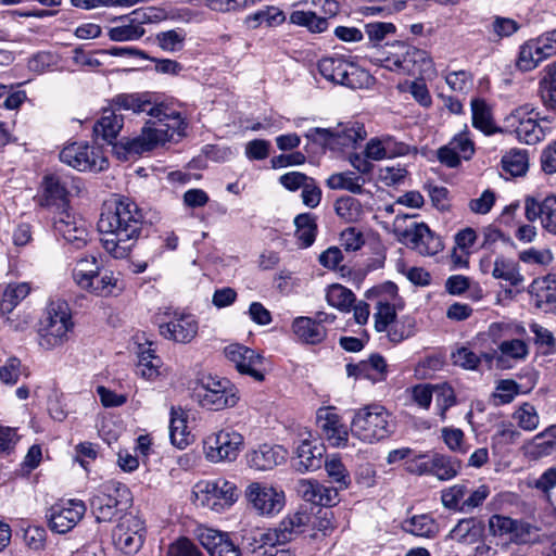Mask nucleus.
<instances>
[{"label": "nucleus", "instance_id": "f257e3e1", "mask_svg": "<svg viewBox=\"0 0 556 556\" xmlns=\"http://www.w3.org/2000/svg\"><path fill=\"white\" fill-rule=\"evenodd\" d=\"M143 214L129 198L104 204L98 220L103 249L114 258H125L140 237Z\"/></svg>", "mask_w": 556, "mask_h": 556}, {"label": "nucleus", "instance_id": "f03ea898", "mask_svg": "<svg viewBox=\"0 0 556 556\" xmlns=\"http://www.w3.org/2000/svg\"><path fill=\"white\" fill-rule=\"evenodd\" d=\"M149 119L141 134L135 138H122L114 144L118 157L127 160L134 155H141L152 151L160 144L174 139L175 135L182 136L186 123L181 114L166 105L151 106Z\"/></svg>", "mask_w": 556, "mask_h": 556}, {"label": "nucleus", "instance_id": "7ed1b4c3", "mask_svg": "<svg viewBox=\"0 0 556 556\" xmlns=\"http://www.w3.org/2000/svg\"><path fill=\"white\" fill-rule=\"evenodd\" d=\"M395 427L394 418L386 407L371 404L355 412L351 433L363 442L374 443L389 438Z\"/></svg>", "mask_w": 556, "mask_h": 556}, {"label": "nucleus", "instance_id": "20e7f679", "mask_svg": "<svg viewBox=\"0 0 556 556\" xmlns=\"http://www.w3.org/2000/svg\"><path fill=\"white\" fill-rule=\"evenodd\" d=\"M132 504L130 490L122 482L106 481L90 498V508L97 522H111Z\"/></svg>", "mask_w": 556, "mask_h": 556}, {"label": "nucleus", "instance_id": "39448f33", "mask_svg": "<svg viewBox=\"0 0 556 556\" xmlns=\"http://www.w3.org/2000/svg\"><path fill=\"white\" fill-rule=\"evenodd\" d=\"M410 216L396 215L393 232L397 239L421 255H435L443 249L441 238L430 230L425 223L410 222Z\"/></svg>", "mask_w": 556, "mask_h": 556}, {"label": "nucleus", "instance_id": "423d86ee", "mask_svg": "<svg viewBox=\"0 0 556 556\" xmlns=\"http://www.w3.org/2000/svg\"><path fill=\"white\" fill-rule=\"evenodd\" d=\"M71 309L63 300L51 301L47 307V317L40 330L39 344L45 350H52L64 344L72 331Z\"/></svg>", "mask_w": 556, "mask_h": 556}, {"label": "nucleus", "instance_id": "0eeeda50", "mask_svg": "<svg viewBox=\"0 0 556 556\" xmlns=\"http://www.w3.org/2000/svg\"><path fill=\"white\" fill-rule=\"evenodd\" d=\"M194 397L202 408L218 412L236 406L239 392L228 379L210 376L195 388Z\"/></svg>", "mask_w": 556, "mask_h": 556}, {"label": "nucleus", "instance_id": "6e6552de", "mask_svg": "<svg viewBox=\"0 0 556 556\" xmlns=\"http://www.w3.org/2000/svg\"><path fill=\"white\" fill-rule=\"evenodd\" d=\"M305 137L314 144H318L323 150H336L339 148L351 147L362 141L366 137L364 126L358 123H349L338 125L337 128H311Z\"/></svg>", "mask_w": 556, "mask_h": 556}, {"label": "nucleus", "instance_id": "1a4fd4ad", "mask_svg": "<svg viewBox=\"0 0 556 556\" xmlns=\"http://www.w3.org/2000/svg\"><path fill=\"white\" fill-rule=\"evenodd\" d=\"M193 494L201 506L216 513L229 508L238 497L236 485L224 478L197 483Z\"/></svg>", "mask_w": 556, "mask_h": 556}, {"label": "nucleus", "instance_id": "9d476101", "mask_svg": "<svg viewBox=\"0 0 556 556\" xmlns=\"http://www.w3.org/2000/svg\"><path fill=\"white\" fill-rule=\"evenodd\" d=\"M159 330L163 338L178 343H189L198 333V321L193 315L166 309L157 314Z\"/></svg>", "mask_w": 556, "mask_h": 556}, {"label": "nucleus", "instance_id": "9b49d317", "mask_svg": "<svg viewBox=\"0 0 556 556\" xmlns=\"http://www.w3.org/2000/svg\"><path fill=\"white\" fill-rule=\"evenodd\" d=\"M244 439L233 430H220L204 441L205 456L210 462H233L243 447Z\"/></svg>", "mask_w": 556, "mask_h": 556}, {"label": "nucleus", "instance_id": "f8f14e48", "mask_svg": "<svg viewBox=\"0 0 556 556\" xmlns=\"http://www.w3.org/2000/svg\"><path fill=\"white\" fill-rule=\"evenodd\" d=\"M61 162L80 172H101L108 167V159L99 148L74 142L60 152Z\"/></svg>", "mask_w": 556, "mask_h": 556}, {"label": "nucleus", "instance_id": "ddd939ff", "mask_svg": "<svg viewBox=\"0 0 556 556\" xmlns=\"http://www.w3.org/2000/svg\"><path fill=\"white\" fill-rule=\"evenodd\" d=\"M534 109L530 104L515 109L506 118L505 127L515 132L520 141L527 144H535L544 137L542 127L538 124L539 113L532 117Z\"/></svg>", "mask_w": 556, "mask_h": 556}, {"label": "nucleus", "instance_id": "4468645a", "mask_svg": "<svg viewBox=\"0 0 556 556\" xmlns=\"http://www.w3.org/2000/svg\"><path fill=\"white\" fill-rule=\"evenodd\" d=\"M245 496L253 508L263 516L278 514L285 506V493L266 483L253 482L249 484Z\"/></svg>", "mask_w": 556, "mask_h": 556}, {"label": "nucleus", "instance_id": "2eb2a0df", "mask_svg": "<svg viewBox=\"0 0 556 556\" xmlns=\"http://www.w3.org/2000/svg\"><path fill=\"white\" fill-rule=\"evenodd\" d=\"M224 353L240 374L248 375L258 382L265 379L264 357L254 350L240 344H230L225 348Z\"/></svg>", "mask_w": 556, "mask_h": 556}, {"label": "nucleus", "instance_id": "dca6fc26", "mask_svg": "<svg viewBox=\"0 0 556 556\" xmlns=\"http://www.w3.org/2000/svg\"><path fill=\"white\" fill-rule=\"evenodd\" d=\"M86 509L81 500H68L54 504L47 515L50 529L56 533L71 531L84 517Z\"/></svg>", "mask_w": 556, "mask_h": 556}, {"label": "nucleus", "instance_id": "f3484780", "mask_svg": "<svg viewBox=\"0 0 556 556\" xmlns=\"http://www.w3.org/2000/svg\"><path fill=\"white\" fill-rule=\"evenodd\" d=\"M54 231L75 249H81L87 244L88 230L85 222L77 219L70 208L54 212Z\"/></svg>", "mask_w": 556, "mask_h": 556}, {"label": "nucleus", "instance_id": "a211bd4d", "mask_svg": "<svg viewBox=\"0 0 556 556\" xmlns=\"http://www.w3.org/2000/svg\"><path fill=\"white\" fill-rule=\"evenodd\" d=\"M316 424L321 437L333 447H344L349 441V432L341 422L340 416L332 407H320L316 413Z\"/></svg>", "mask_w": 556, "mask_h": 556}, {"label": "nucleus", "instance_id": "6ab92c4d", "mask_svg": "<svg viewBox=\"0 0 556 556\" xmlns=\"http://www.w3.org/2000/svg\"><path fill=\"white\" fill-rule=\"evenodd\" d=\"M318 71L327 80L356 88L357 68L341 58H324L318 62Z\"/></svg>", "mask_w": 556, "mask_h": 556}, {"label": "nucleus", "instance_id": "aec40b11", "mask_svg": "<svg viewBox=\"0 0 556 556\" xmlns=\"http://www.w3.org/2000/svg\"><path fill=\"white\" fill-rule=\"evenodd\" d=\"M525 213L529 222L540 219L541 225L548 232L556 235V197L549 195L539 201L535 198H527Z\"/></svg>", "mask_w": 556, "mask_h": 556}, {"label": "nucleus", "instance_id": "412c9836", "mask_svg": "<svg viewBox=\"0 0 556 556\" xmlns=\"http://www.w3.org/2000/svg\"><path fill=\"white\" fill-rule=\"evenodd\" d=\"M198 538L210 556H241L240 548L235 545L226 532L204 528L200 530Z\"/></svg>", "mask_w": 556, "mask_h": 556}, {"label": "nucleus", "instance_id": "4be33fe9", "mask_svg": "<svg viewBox=\"0 0 556 556\" xmlns=\"http://www.w3.org/2000/svg\"><path fill=\"white\" fill-rule=\"evenodd\" d=\"M123 125V115L117 114L113 106L104 109L101 117L93 125L94 141L97 143L116 144L114 141L117 139Z\"/></svg>", "mask_w": 556, "mask_h": 556}, {"label": "nucleus", "instance_id": "5701e85b", "mask_svg": "<svg viewBox=\"0 0 556 556\" xmlns=\"http://www.w3.org/2000/svg\"><path fill=\"white\" fill-rule=\"evenodd\" d=\"M535 307L544 312L556 311V276L548 274L536 278L529 287Z\"/></svg>", "mask_w": 556, "mask_h": 556}, {"label": "nucleus", "instance_id": "b1692460", "mask_svg": "<svg viewBox=\"0 0 556 556\" xmlns=\"http://www.w3.org/2000/svg\"><path fill=\"white\" fill-rule=\"evenodd\" d=\"M287 451L281 445L261 444L248 455V464L257 470H270L286 460Z\"/></svg>", "mask_w": 556, "mask_h": 556}, {"label": "nucleus", "instance_id": "393cba45", "mask_svg": "<svg viewBox=\"0 0 556 556\" xmlns=\"http://www.w3.org/2000/svg\"><path fill=\"white\" fill-rule=\"evenodd\" d=\"M295 490L304 501L320 506H332L338 497V492L334 489L324 486L314 480H299Z\"/></svg>", "mask_w": 556, "mask_h": 556}, {"label": "nucleus", "instance_id": "a878e982", "mask_svg": "<svg viewBox=\"0 0 556 556\" xmlns=\"http://www.w3.org/2000/svg\"><path fill=\"white\" fill-rule=\"evenodd\" d=\"M42 205L54 210V212L70 208L68 192L59 176L48 175L45 177Z\"/></svg>", "mask_w": 556, "mask_h": 556}, {"label": "nucleus", "instance_id": "bb28decb", "mask_svg": "<svg viewBox=\"0 0 556 556\" xmlns=\"http://www.w3.org/2000/svg\"><path fill=\"white\" fill-rule=\"evenodd\" d=\"M325 447L304 440L296 447L293 466L300 472L319 469L323 465Z\"/></svg>", "mask_w": 556, "mask_h": 556}, {"label": "nucleus", "instance_id": "cd10ccee", "mask_svg": "<svg viewBox=\"0 0 556 556\" xmlns=\"http://www.w3.org/2000/svg\"><path fill=\"white\" fill-rule=\"evenodd\" d=\"M292 330L299 340L308 344H318L327 336V330L324 326L306 316L296 317L292 323Z\"/></svg>", "mask_w": 556, "mask_h": 556}, {"label": "nucleus", "instance_id": "c85d7f7f", "mask_svg": "<svg viewBox=\"0 0 556 556\" xmlns=\"http://www.w3.org/2000/svg\"><path fill=\"white\" fill-rule=\"evenodd\" d=\"M430 467V476L435 477L440 481H448L459 473L462 462L456 457L431 452Z\"/></svg>", "mask_w": 556, "mask_h": 556}, {"label": "nucleus", "instance_id": "c756f323", "mask_svg": "<svg viewBox=\"0 0 556 556\" xmlns=\"http://www.w3.org/2000/svg\"><path fill=\"white\" fill-rule=\"evenodd\" d=\"M492 277L505 281L510 287H518L525 280L523 276L520 274L519 264L504 255H496Z\"/></svg>", "mask_w": 556, "mask_h": 556}, {"label": "nucleus", "instance_id": "7c9ffc66", "mask_svg": "<svg viewBox=\"0 0 556 556\" xmlns=\"http://www.w3.org/2000/svg\"><path fill=\"white\" fill-rule=\"evenodd\" d=\"M307 516L304 513H295L286 517L277 528L269 529L270 533L276 534L277 544H286L291 541L294 535L304 531Z\"/></svg>", "mask_w": 556, "mask_h": 556}, {"label": "nucleus", "instance_id": "2f4dec72", "mask_svg": "<svg viewBox=\"0 0 556 556\" xmlns=\"http://www.w3.org/2000/svg\"><path fill=\"white\" fill-rule=\"evenodd\" d=\"M161 104H152L147 94L139 93H122L112 99V106L117 110H130L134 113L147 112L151 106H160Z\"/></svg>", "mask_w": 556, "mask_h": 556}, {"label": "nucleus", "instance_id": "473e14b6", "mask_svg": "<svg viewBox=\"0 0 556 556\" xmlns=\"http://www.w3.org/2000/svg\"><path fill=\"white\" fill-rule=\"evenodd\" d=\"M472 112V125L475 128L491 135L497 131L494 126L491 108L480 98L472 99L470 102Z\"/></svg>", "mask_w": 556, "mask_h": 556}, {"label": "nucleus", "instance_id": "72a5a7b5", "mask_svg": "<svg viewBox=\"0 0 556 556\" xmlns=\"http://www.w3.org/2000/svg\"><path fill=\"white\" fill-rule=\"evenodd\" d=\"M101 266L93 255L79 258L73 269V279L81 289L92 285V277L99 274Z\"/></svg>", "mask_w": 556, "mask_h": 556}, {"label": "nucleus", "instance_id": "f704fd0d", "mask_svg": "<svg viewBox=\"0 0 556 556\" xmlns=\"http://www.w3.org/2000/svg\"><path fill=\"white\" fill-rule=\"evenodd\" d=\"M365 180L354 172L336 173L328 177L326 184L331 190H348L354 194L363 193Z\"/></svg>", "mask_w": 556, "mask_h": 556}, {"label": "nucleus", "instance_id": "c9c22d12", "mask_svg": "<svg viewBox=\"0 0 556 556\" xmlns=\"http://www.w3.org/2000/svg\"><path fill=\"white\" fill-rule=\"evenodd\" d=\"M169 437L172 443L179 448H184L190 443L191 435L188 431L187 420L181 409H172Z\"/></svg>", "mask_w": 556, "mask_h": 556}, {"label": "nucleus", "instance_id": "e433bc0d", "mask_svg": "<svg viewBox=\"0 0 556 556\" xmlns=\"http://www.w3.org/2000/svg\"><path fill=\"white\" fill-rule=\"evenodd\" d=\"M295 236L301 241L302 247H311L316 238L317 223L316 217L311 213L299 214L294 218Z\"/></svg>", "mask_w": 556, "mask_h": 556}, {"label": "nucleus", "instance_id": "4c0bfd02", "mask_svg": "<svg viewBox=\"0 0 556 556\" xmlns=\"http://www.w3.org/2000/svg\"><path fill=\"white\" fill-rule=\"evenodd\" d=\"M286 21V15L283 11L276 7H266L257 12L250 14L245 17L244 24L255 29L262 23H266L268 26H277L282 24Z\"/></svg>", "mask_w": 556, "mask_h": 556}, {"label": "nucleus", "instance_id": "58836bf2", "mask_svg": "<svg viewBox=\"0 0 556 556\" xmlns=\"http://www.w3.org/2000/svg\"><path fill=\"white\" fill-rule=\"evenodd\" d=\"M394 48H400L401 50H404V54L400 55L401 61L396 59V68H402L404 71L410 72L418 63H429L428 54L425 50H420L415 47L408 46L402 41L394 42Z\"/></svg>", "mask_w": 556, "mask_h": 556}, {"label": "nucleus", "instance_id": "ea45409f", "mask_svg": "<svg viewBox=\"0 0 556 556\" xmlns=\"http://www.w3.org/2000/svg\"><path fill=\"white\" fill-rule=\"evenodd\" d=\"M326 301L330 306L336 307L341 312H350L355 302V295L350 289L342 285L334 283L328 287Z\"/></svg>", "mask_w": 556, "mask_h": 556}, {"label": "nucleus", "instance_id": "a19ab883", "mask_svg": "<svg viewBox=\"0 0 556 556\" xmlns=\"http://www.w3.org/2000/svg\"><path fill=\"white\" fill-rule=\"evenodd\" d=\"M334 212L345 223H355L361 219L363 207L357 199L343 195L334 202Z\"/></svg>", "mask_w": 556, "mask_h": 556}, {"label": "nucleus", "instance_id": "79ce46f5", "mask_svg": "<svg viewBox=\"0 0 556 556\" xmlns=\"http://www.w3.org/2000/svg\"><path fill=\"white\" fill-rule=\"evenodd\" d=\"M29 292L30 287L27 282L9 283L0 299L2 313L12 312L14 307L29 294Z\"/></svg>", "mask_w": 556, "mask_h": 556}, {"label": "nucleus", "instance_id": "37998d69", "mask_svg": "<svg viewBox=\"0 0 556 556\" xmlns=\"http://www.w3.org/2000/svg\"><path fill=\"white\" fill-rule=\"evenodd\" d=\"M502 167L511 176H521L528 169V154L521 150H510L503 156Z\"/></svg>", "mask_w": 556, "mask_h": 556}, {"label": "nucleus", "instance_id": "c03bdc74", "mask_svg": "<svg viewBox=\"0 0 556 556\" xmlns=\"http://www.w3.org/2000/svg\"><path fill=\"white\" fill-rule=\"evenodd\" d=\"M518 426L526 431H533L540 424V417L535 407L530 403L520 405L513 415Z\"/></svg>", "mask_w": 556, "mask_h": 556}, {"label": "nucleus", "instance_id": "a18cd8bd", "mask_svg": "<svg viewBox=\"0 0 556 556\" xmlns=\"http://www.w3.org/2000/svg\"><path fill=\"white\" fill-rule=\"evenodd\" d=\"M404 529L416 536L430 538L434 534L437 527L431 517L420 515L406 521Z\"/></svg>", "mask_w": 556, "mask_h": 556}, {"label": "nucleus", "instance_id": "49530a36", "mask_svg": "<svg viewBox=\"0 0 556 556\" xmlns=\"http://www.w3.org/2000/svg\"><path fill=\"white\" fill-rule=\"evenodd\" d=\"M387 332L390 341L400 343L403 340L414 336L415 319L409 316H404L400 320L395 319Z\"/></svg>", "mask_w": 556, "mask_h": 556}, {"label": "nucleus", "instance_id": "de8ad7c7", "mask_svg": "<svg viewBox=\"0 0 556 556\" xmlns=\"http://www.w3.org/2000/svg\"><path fill=\"white\" fill-rule=\"evenodd\" d=\"M275 533H270V530L264 532H256L252 536L247 539L245 548L251 556H262L261 552L266 551V547L273 544H277Z\"/></svg>", "mask_w": 556, "mask_h": 556}, {"label": "nucleus", "instance_id": "09e8293b", "mask_svg": "<svg viewBox=\"0 0 556 556\" xmlns=\"http://www.w3.org/2000/svg\"><path fill=\"white\" fill-rule=\"evenodd\" d=\"M117 279L113 277L111 271L105 270L99 274H96L92 277V285L90 287H84V290H87L97 295H109L113 293V289L116 287Z\"/></svg>", "mask_w": 556, "mask_h": 556}, {"label": "nucleus", "instance_id": "8fccbe9b", "mask_svg": "<svg viewBox=\"0 0 556 556\" xmlns=\"http://www.w3.org/2000/svg\"><path fill=\"white\" fill-rule=\"evenodd\" d=\"M144 35V28L140 23L134 21L127 25L112 27L109 30V37L113 41H131L141 38Z\"/></svg>", "mask_w": 556, "mask_h": 556}, {"label": "nucleus", "instance_id": "3c124183", "mask_svg": "<svg viewBox=\"0 0 556 556\" xmlns=\"http://www.w3.org/2000/svg\"><path fill=\"white\" fill-rule=\"evenodd\" d=\"M325 468L328 476L333 482L339 484L340 489H346L351 483V478L348 469L340 458L332 457L325 462Z\"/></svg>", "mask_w": 556, "mask_h": 556}, {"label": "nucleus", "instance_id": "603ef678", "mask_svg": "<svg viewBox=\"0 0 556 556\" xmlns=\"http://www.w3.org/2000/svg\"><path fill=\"white\" fill-rule=\"evenodd\" d=\"M374 317L376 330L378 332L387 331L396 319L394 305L379 301Z\"/></svg>", "mask_w": 556, "mask_h": 556}, {"label": "nucleus", "instance_id": "864d4df0", "mask_svg": "<svg viewBox=\"0 0 556 556\" xmlns=\"http://www.w3.org/2000/svg\"><path fill=\"white\" fill-rule=\"evenodd\" d=\"M114 544L127 555L136 554L143 545L144 538L134 536L127 532H112Z\"/></svg>", "mask_w": 556, "mask_h": 556}, {"label": "nucleus", "instance_id": "5fc2aeb1", "mask_svg": "<svg viewBox=\"0 0 556 556\" xmlns=\"http://www.w3.org/2000/svg\"><path fill=\"white\" fill-rule=\"evenodd\" d=\"M519 392V384L516 381L504 379L497 383L493 399L496 405H505L511 403Z\"/></svg>", "mask_w": 556, "mask_h": 556}, {"label": "nucleus", "instance_id": "6e6d98bb", "mask_svg": "<svg viewBox=\"0 0 556 556\" xmlns=\"http://www.w3.org/2000/svg\"><path fill=\"white\" fill-rule=\"evenodd\" d=\"M467 493L465 484H454L450 488L442 490L441 501L445 508L460 511L462 500Z\"/></svg>", "mask_w": 556, "mask_h": 556}, {"label": "nucleus", "instance_id": "4d7b16f0", "mask_svg": "<svg viewBox=\"0 0 556 556\" xmlns=\"http://www.w3.org/2000/svg\"><path fill=\"white\" fill-rule=\"evenodd\" d=\"M113 531L127 532L129 534H134V536L140 535L141 538H144L146 535L144 522L138 516L132 514L123 515Z\"/></svg>", "mask_w": 556, "mask_h": 556}, {"label": "nucleus", "instance_id": "13d9d810", "mask_svg": "<svg viewBox=\"0 0 556 556\" xmlns=\"http://www.w3.org/2000/svg\"><path fill=\"white\" fill-rule=\"evenodd\" d=\"M430 455L431 452L414 453L405 463L406 471L416 476H430Z\"/></svg>", "mask_w": 556, "mask_h": 556}, {"label": "nucleus", "instance_id": "bf43d9fd", "mask_svg": "<svg viewBox=\"0 0 556 556\" xmlns=\"http://www.w3.org/2000/svg\"><path fill=\"white\" fill-rule=\"evenodd\" d=\"M453 364L464 369L475 370L481 362L479 355L466 346H460L452 353Z\"/></svg>", "mask_w": 556, "mask_h": 556}, {"label": "nucleus", "instance_id": "052dcab7", "mask_svg": "<svg viewBox=\"0 0 556 556\" xmlns=\"http://www.w3.org/2000/svg\"><path fill=\"white\" fill-rule=\"evenodd\" d=\"M159 358L150 349L144 350L139 355L138 369L144 378L152 379L159 375Z\"/></svg>", "mask_w": 556, "mask_h": 556}, {"label": "nucleus", "instance_id": "680f3d73", "mask_svg": "<svg viewBox=\"0 0 556 556\" xmlns=\"http://www.w3.org/2000/svg\"><path fill=\"white\" fill-rule=\"evenodd\" d=\"M156 40L159 46L168 52L179 51L182 48L185 41V34L182 31L177 30H168L160 33L156 36Z\"/></svg>", "mask_w": 556, "mask_h": 556}, {"label": "nucleus", "instance_id": "e2e57ef3", "mask_svg": "<svg viewBox=\"0 0 556 556\" xmlns=\"http://www.w3.org/2000/svg\"><path fill=\"white\" fill-rule=\"evenodd\" d=\"M22 364L17 357H9L3 365L0 366V380L4 384L13 386L21 376Z\"/></svg>", "mask_w": 556, "mask_h": 556}, {"label": "nucleus", "instance_id": "0e129e2a", "mask_svg": "<svg viewBox=\"0 0 556 556\" xmlns=\"http://www.w3.org/2000/svg\"><path fill=\"white\" fill-rule=\"evenodd\" d=\"M498 350L503 355L514 359H523L529 353L527 343L519 339L505 340L501 342Z\"/></svg>", "mask_w": 556, "mask_h": 556}, {"label": "nucleus", "instance_id": "69168bd1", "mask_svg": "<svg viewBox=\"0 0 556 556\" xmlns=\"http://www.w3.org/2000/svg\"><path fill=\"white\" fill-rule=\"evenodd\" d=\"M167 556H204V554L189 539L180 538L168 546Z\"/></svg>", "mask_w": 556, "mask_h": 556}, {"label": "nucleus", "instance_id": "338daca9", "mask_svg": "<svg viewBox=\"0 0 556 556\" xmlns=\"http://www.w3.org/2000/svg\"><path fill=\"white\" fill-rule=\"evenodd\" d=\"M366 366V376L374 381H382L387 376L386 359L379 354H372L367 361H363Z\"/></svg>", "mask_w": 556, "mask_h": 556}, {"label": "nucleus", "instance_id": "774afa93", "mask_svg": "<svg viewBox=\"0 0 556 556\" xmlns=\"http://www.w3.org/2000/svg\"><path fill=\"white\" fill-rule=\"evenodd\" d=\"M445 81L452 90L465 92L471 86L472 76L469 72L460 70L448 73Z\"/></svg>", "mask_w": 556, "mask_h": 556}]
</instances>
